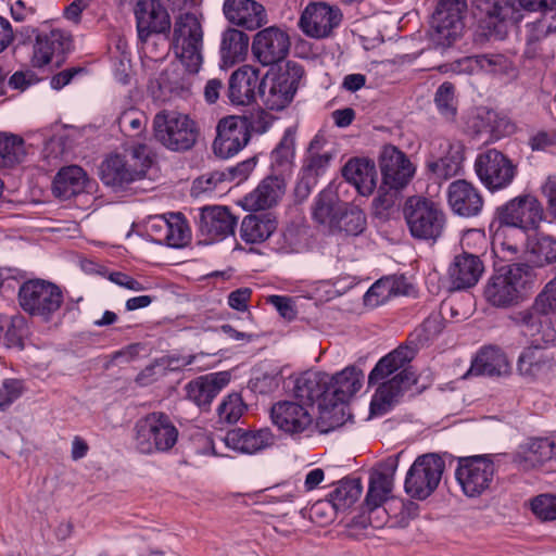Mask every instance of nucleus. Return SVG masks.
Wrapping results in <instances>:
<instances>
[{"label":"nucleus","mask_w":556,"mask_h":556,"mask_svg":"<svg viewBox=\"0 0 556 556\" xmlns=\"http://www.w3.org/2000/svg\"><path fill=\"white\" fill-rule=\"evenodd\" d=\"M510 364L506 354L498 348L481 349L471 362L467 376L504 377L510 374Z\"/></svg>","instance_id":"obj_32"},{"label":"nucleus","mask_w":556,"mask_h":556,"mask_svg":"<svg viewBox=\"0 0 556 556\" xmlns=\"http://www.w3.org/2000/svg\"><path fill=\"white\" fill-rule=\"evenodd\" d=\"M540 315L542 314L534 309L533 303L530 308L517 312L513 316V320L525 330L526 334L534 336L541 327Z\"/></svg>","instance_id":"obj_58"},{"label":"nucleus","mask_w":556,"mask_h":556,"mask_svg":"<svg viewBox=\"0 0 556 556\" xmlns=\"http://www.w3.org/2000/svg\"><path fill=\"white\" fill-rule=\"evenodd\" d=\"M468 4L466 0H440L432 14L429 30L430 42L441 49L451 47L462 35L464 17Z\"/></svg>","instance_id":"obj_9"},{"label":"nucleus","mask_w":556,"mask_h":556,"mask_svg":"<svg viewBox=\"0 0 556 556\" xmlns=\"http://www.w3.org/2000/svg\"><path fill=\"white\" fill-rule=\"evenodd\" d=\"M545 217L544 207L532 194L518 195L496 208L501 225L523 230H535Z\"/></svg>","instance_id":"obj_15"},{"label":"nucleus","mask_w":556,"mask_h":556,"mask_svg":"<svg viewBox=\"0 0 556 556\" xmlns=\"http://www.w3.org/2000/svg\"><path fill=\"white\" fill-rule=\"evenodd\" d=\"M290 47L288 33L279 27L269 26L254 36L252 53L263 66H270L283 61L289 54Z\"/></svg>","instance_id":"obj_17"},{"label":"nucleus","mask_w":556,"mask_h":556,"mask_svg":"<svg viewBox=\"0 0 556 556\" xmlns=\"http://www.w3.org/2000/svg\"><path fill=\"white\" fill-rule=\"evenodd\" d=\"M229 381L230 374L228 371L201 376L186 386L187 397L202 410H207L213 400Z\"/></svg>","instance_id":"obj_29"},{"label":"nucleus","mask_w":556,"mask_h":556,"mask_svg":"<svg viewBox=\"0 0 556 556\" xmlns=\"http://www.w3.org/2000/svg\"><path fill=\"white\" fill-rule=\"evenodd\" d=\"M434 104L439 113L447 121H454L457 114L455 87L450 81H444L435 91Z\"/></svg>","instance_id":"obj_51"},{"label":"nucleus","mask_w":556,"mask_h":556,"mask_svg":"<svg viewBox=\"0 0 556 556\" xmlns=\"http://www.w3.org/2000/svg\"><path fill=\"white\" fill-rule=\"evenodd\" d=\"M275 244L280 253H299L306 248L307 231L300 225L290 224L280 232Z\"/></svg>","instance_id":"obj_46"},{"label":"nucleus","mask_w":556,"mask_h":556,"mask_svg":"<svg viewBox=\"0 0 556 556\" xmlns=\"http://www.w3.org/2000/svg\"><path fill=\"white\" fill-rule=\"evenodd\" d=\"M26 155L22 137L0 131V168L12 167Z\"/></svg>","instance_id":"obj_45"},{"label":"nucleus","mask_w":556,"mask_h":556,"mask_svg":"<svg viewBox=\"0 0 556 556\" xmlns=\"http://www.w3.org/2000/svg\"><path fill=\"white\" fill-rule=\"evenodd\" d=\"M397 466L399 455L391 456L381 462L371 472L365 498V505L369 511L379 508L389 498Z\"/></svg>","instance_id":"obj_24"},{"label":"nucleus","mask_w":556,"mask_h":556,"mask_svg":"<svg viewBox=\"0 0 556 556\" xmlns=\"http://www.w3.org/2000/svg\"><path fill=\"white\" fill-rule=\"evenodd\" d=\"M24 390L23 381L20 379H4L2 381V391L0 393V410L7 409L15 400H17Z\"/></svg>","instance_id":"obj_61"},{"label":"nucleus","mask_w":556,"mask_h":556,"mask_svg":"<svg viewBox=\"0 0 556 556\" xmlns=\"http://www.w3.org/2000/svg\"><path fill=\"white\" fill-rule=\"evenodd\" d=\"M249 36L239 29L227 28L222 35L220 56L225 64L233 65L248 54Z\"/></svg>","instance_id":"obj_41"},{"label":"nucleus","mask_w":556,"mask_h":556,"mask_svg":"<svg viewBox=\"0 0 556 556\" xmlns=\"http://www.w3.org/2000/svg\"><path fill=\"white\" fill-rule=\"evenodd\" d=\"M413 357L414 351L401 345L377 362L368 376L369 386L379 384L370 404L372 410L376 405L390 406L399 402L417 382L409 366Z\"/></svg>","instance_id":"obj_1"},{"label":"nucleus","mask_w":556,"mask_h":556,"mask_svg":"<svg viewBox=\"0 0 556 556\" xmlns=\"http://www.w3.org/2000/svg\"><path fill=\"white\" fill-rule=\"evenodd\" d=\"M536 281L534 267L527 263L495 265L483 294L491 305L505 308L523 301Z\"/></svg>","instance_id":"obj_2"},{"label":"nucleus","mask_w":556,"mask_h":556,"mask_svg":"<svg viewBox=\"0 0 556 556\" xmlns=\"http://www.w3.org/2000/svg\"><path fill=\"white\" fill-rule=\"evenodd\" d=\"M167 237V247L170 248H184L190 242L191 231L181 213L168 215Z\"/></svg>","instance_id":"obj_49"},{"label":"nucleus","mask_w":556,"mask_h":556,"mask_svg":"<svg viewBox=\"0 0 556 556\" xmlns=\"http://www.w3.org/2000/svg\"><path fill=\"white\" fill-rule=\"evenodd\" d=\"M366 227L367 218L364 211L355 204L345 203L330 231L358 236L364 232Z\"/></svg>","instance_id":"obj_42"},{"label":"nucleus","mask_w":556,"mask_h":556,"mask_svg":"<svg viewBox=\"0 0 556 556\" xmlns=\"http://www.w3.org/2000/svg\"><path fill=\"white\" fill-rule=\"evenodd\" d=\"M475 173L491 192L507 188L517 175V166L496 149L480 152L475 161Z\"/></svg>","instance_id":"obj_14"},{"label":"nucleus","mask_w":556,"mask_h":556,"mask_svg":"<svg viewBox=\"0 0 556 556\" xmlns=\"http://www.w3.org/2000/svg\"><path fill=\"white\" fill-rule=\"evenodd\" d=\"M342 176L362 195H370L377 185L375 163L368 159H351L342 168Z\"/></svg>","instance_id":"obj_34"},{"label":"nucleus","mask_w":556,"mask_h":556,"mask_svg":"<svg viewBox=\"0 0 556 556\" xmlns=\"http://www.w3.org/2000/svg\"><path fill=\"white\" fill-rule=\"evenodd\" d=\"M260 70L244 65L235 71L228 81L227 96L235 105H249L260 98Z\"/></svg>","instance_id":"obj_25"},{"label":"nucleus","mask_w":556,"mask_h":556,"mask_svg":"<svg viewBox=\"0 0 556 556\" xmlns=\"http://www.w3.org/2000/svg\"><path fill=\"white\" fill-rule=\"evenodd\" d=\"M330 406L337 416H342L344 422V406L362 387L363 371L355 366H348L342 371L330 376Z\"/></svg>","instance_id":"obj_26"},{"label":"nucleus","mask_w":556,"mask_h":556,"mask_svg":"<svg viewBox=\"0 0 556 556\" xmlns=\"http://www.w3.org/2000/svg\"><path fill=\"white\" fill-rule=\"evenodd\" d=\"M277 219L270 212L247 215L240 226V237L245 243H261L277 228Z\"/></svg>","instance_id":"obj_39"},{"label":"nucleus","mask_w":556,"mask_h":556,"mask_svg":"<svg viewBox=\"0 0 556 556\" xmlns=\"http://www.w3.org/2000/svg\"><path fill=\"white\" fill-rule=\"evenodd\" d=\"M554 367L552 353L540 345H530L521 352L517 362L519 374L529 379L545 377Z\"/></svg>","instance_id":"obj_33"},{"label":"nucleus","mask_w":556,"mask_h":556,"mask_svg":"<svg viewBox=\"0 0 556 556\" xmlns=\"http://www.w3.org/2000/svg\"><path fill=\"white\" fill-rule=\"evenodd\" d=\"M135 445L142 454L170 451L178 440V429L163 412H152L139 418L134 427Z\"/></svg>","instance_id":"obj_7"},{"label":"nucleus","mask_w":556,"mask_h":556,"mask_svg":"<svg viewBox=\"0 0 556 556\" xmlns=\"http://www.w3.org/2000/svg\"><path fill=\"white\" fill-rule=\"evenodd\" d=\"M155 139L176 152L190 150L197 142V124L187 114L175 111L159 112L153 119Z\"/></svg>","instance_id":"obj_8"},{"label":"nucleus","mask_w":556,"mask_h":556,"mask_svg":"<svg viewBox=\"0 0 556 556\" xmlns=\"http://www.w3.org/2000/svg\"><path fill=\"white\" fill-rule=\"evenodd\" d=\"M33 34L35 40L31 63L35 67H43L51 63L53 59H56V62L60 63L63 55L71 50L72 37L60 28L42 25L33 29Z\"/></svg>","instance_id":"obj_16"},{"label":"nucleus","mask_w":556,"mask_h":556,"mask_svg":"<svg viewBox=\"0 0 556 556\" xmlns=\"http://www.w3.org/2000/svg\"><path fill=\"white\" fill-rule=\"evenodd\" d=\"M225 17L232 24L254 30L266 22L264 7L254 0H225Z\"/></svg>","instance_id":"obj_31"},{"label":"nucleus","mask_w":556,"mask_h":556,"mask_svg":"<svg viewBox=\"0 0 556 556\" xmlns=\"http://www.w3.org/2000/svg\"><path fill=\"white\" fill-rule=\"evenodd\" d=\"M494 455H473L458 459L455 478L468 497H478L486 492L494 479Z\"/></svg>","instance_id":"obj_12"},{"label":"nucleus","mask_w":556,"mask_h":556,"mask_svg":"<svg viewBox=\"0 0 556 556\" xmlns=\"http://www.w3.org/2000/svg\"><path fill=\"white\" fill-rule=\"evenodd\" d=\"M217 136L213 142L214 153L229 159L241 151L250 141L244 121L240 116H227L217 124Z\"/></svg>","instance_id":"obj_21"},{"label":"nucleus","mask_w":556,"mask_h":556,"mask_svg":"<svg viewBox=\"0 0 556 556\" xmlns=\"http://www.w3.org/2000/svg\"><path fill=\"white\" fill-rule=\"evenodd\" d=\"M270 418L279 430L293 438L305 432L313 424L307 406L287 400L271 406Z\"/></svg>","instance_id":"obj_20"},{"label":"nucleus","mask_w":556,"mask_h":556,"mask_svg":"<svg viewBox=\"0 0 556 556\" xmlns=\"http://www.w3.org/2000/svg\"><path fill=\"white\" fill-rule=\"evenodd\" d=\"M442 73L472 75L480 71L477 55L464 56L439 67Z\"/></svg>","instance_id":"obj_60"},{"label":"nucleus","mask_w":556,"mask_h":556,"mask_svg":"<svg viewBox=\"0 0 556 556\" xmlns=\"http://www.w3.org/2000/svg\"><path fill=\"white\" fill-rule=\"evenodd\" d=\"M534 309L542 315L556 314V277L536 295Z\"/></svg>","instance_id":"obj_56"},{"label":"nucleus","mask_w":556,"mask_h":556,"mask_svg":"<svg viewBox=\"0 0 556 556\" xmlns=\"http://www.w3.org/2000/svg\"><path fill=\"white\" fill-rule=\"evenodd\" d=\"M447 204L451 211L465 218L477 217L484 205L480 190L470 181L457 179L447 187Z\"/></svg>","instance_id":"obj_22"},{"label":"nucleus","mask_w":556,"mask_h":556,"mask_svg":"<svg viewBox=\"0 0 556 556\" xmlns=\"http://www.w3.org/2000/svg\"><path fill=\"white\" fill-rule=\"evenodd\" d=\"M303 74V67L295 62H288L277 73H267L258 91L263 103L271 111L285 109L296 93Z\"/></svg>","instance_id":"obj_10"},{"label":"nucleus","mask_w":556,"mask_h":556,"mask_svg":"<svg viewBox=\"0 0 556 556\" xmlns=\"http://www.w3.org/2000/svg\"><path fill=\"white\" fill-rule=\"evenodd\" d=\"M403 214L408 230L415 239L437 241L446 227V215L440 204L425 198L410 197L406 200Z\"/></svg>","instance_id":"obj_6"},{"label":"nucleus","mask_w":556,"mask_h":556,"mask_svg":"<svg viewBox=\"0 0 556 556\" xmlns=\"http://www.w3.org/2000/svg\"><path fill=\"white\" fill-rule=\"evenodd\" d=\"M475 15L481 20H489V25L503 22L509 12L507 5H502L498 0H472Z\"/></svg>","instance_id":"obj_52"},{"label":"nucleus","mask_w":556,"mask_h":556,"mask_svg":"<svg viewBox=\"0 0 556 556\" xmlns=\"http://www.w3.org/2000/svg\"><path fill=\"white\" fill-rule=\"evenodd\" d=\"M521 454L526 463L535 467L551 460L556 456V434L534 438L521 447Z\"/></svg>","instance_id":"obj_43"},{"label":"nucleus","mask_w":556,"mask_h":556,"mask_svg":"<svg viewBox=\"0 0 556 556\" xmlns=\"http://www.w3.org/2000/svg\"><path fill=\"white\" fill-rule=\"evenodd\" d=\"M247 405L239 393H230L223 399L217 407L218 422L220 425H233L239 421Z\"/></svg>","instance_id":"obj_48"},{"label":"nucleus","mask_w":556,"mask_h":556,"mask_svg":"<svg viewBox=\"0 0 556 556\" xmlns=\"http://www.w3.org/2000/svg\"><path fill=\"white\" fill-rule=\"evenodd\" d=\"M330 375L321 371H305L299 376L293 386V395L305 406L317 403L318 417L316 427L327 433L342 426V416H337L330 406Z\"/></svg>","instance_id":"obj_3"},{"label":"nucleus","mask_w":556,"mask_h":556,"mask_svg":"<svg viewBox=\"0 0 556 556\" xmlns=\"http://www.w3.org/2000/svg\"><path fill=\"white\" fill-rule=\"evenodd\" d=\"M345 203L331 187H327L318 193L312 204V218L330 230Z\"/></svg>","instance_id":"obj_40"},{"label":"nucleus","mask_w":556,"mask_h":556,"mask_svg":"<svg viewBox=\"0 0 556 556\" xmlns=\"http://www.w3.org/2000/svg\"><path fill=\"white\" fill-rule=\"evenodd\" d=\"M170 45L182 65L190 72H199L203 60V28L195 12L178 13L174 21Z\"/></svg>","instance_id":"obj_5"},{"label":"nucleus","mask_w":556,"mask_h":556,"mask_svg":"<svg viewBox=\"0 0 556 556\" xmlns=\"http://www.w3.org/2000/svg\"><path fill=\"white\" fill-rule=\"evenodd\" d=\"M197 72H190L185 65L170 64L157 78V85L164 96L169 98H187L191 93L192 76Z\"/></svg>","instance_id":"obj_36"},{"label":"nucleus","mask_w":556,"mask_h":556,"mask_svg":"<svg viewBox=\"0 0 556 556\" xmlns=\"http://www.w3.org/2000/svg\"><path fill=\"white\" fill-rule=\"evenodd\" d=\"M388 281L386 278L377 280L365 293L364 301L366 305L376 307L387 302L391 296Z\"/></svg>","instance_id":"obj_62"},{"label":"nucleus","mask_w":556,"mask_h":556,"mask_svg":"<svg viewBox=\"0 0 556 556\" xmlns=\"http://www.w3.org/2000/svg\"><path fill=\"white\" fill-rule=\"evenodd\" d=\"M342 12L338 7L326 2H311L302 12L300 27L312 38L328 37L342 21Z\"/></svg>","instance_id":"obj_18"},{"label":"nucleus","mask_w":556,"mask_h":556,"mask_svg":"<svg viewBox=\"0 0 556 556\" xmlns=\"http://www.w3.org/2000/svg\"><path fill=\"white\" fill-rule=\"evenodd\" d=\"M8 324L2 345L8 349H16L17 351L24 350L25 340L29 336L26 318L22 315L9 316Z\"/></svg>","instance_id":"obj_47"},{"label":"nucleus","mask_w":556,"mask_h":556,"mask_svg":"<svg viewBox=\"0 0 556 556\" xmlns=\"http://www.w3.org/2000/svg\"><path fill=\"white\" fill-rule=\"evenodd\" d=\"M88 184L85 170L80 166L71 165L58 172L53 179L52 191L56 198L68 200L85 192Z\"/></svg>","instance_id":"obj_38"},{"label":"nucleus","mask_w":556,"mask_h":556,"mask_svg":"<svg viewBox=\"0 0 556 556\" xmlns=\"http://www.w3.org/2000/svg\"><path fill=\"white\" fill-rule=\"evenodd\" d=\"M294 135L288 129L281 138L278 146L271 152L273 163L283 166L288 164L294 155Z\"/></svg>","instance_id":"obj_57"},{"label":"nucleus","mask_w":556,"mask_h":556,"mask_svg":"<svg viewBox=\"0 0 556 556\" xmlns=\"http://www.w3.org/2000/svg\"><path fill=\"white\" fill-rule=\"evenodd\" d=\"M362 491L361 479L345 478L338 482L334 490L329 493V497L339 511H344L359 498Z\"/></svg>","instance_id":"obj_44"},{"label":"nucleus","mask_w":556,"mask_h":556,"mask_svg":"<svg viewBox=\"0 0 556 556\" xmlns=\"http://www.w3.org/2000/svg\"><path fill=\"white\" fill-rule=\"evenodd\" d=\"M148 117L135 108H129L117 117V125L122 132L129 137L140 136L147 127Z\"/></svg>","instance_id":"obj_50"},{"label":"nucleus","mask_w":556,"mask_h":556,"mask_svg":"<svg viewBox=\"0 0 556 556\" xmlns=\"http://www.w3.org/2000/svg\"><path fill=\"white\" fill-rule=\"evenodd\" d=\"M18 302L25 312L48 321L60 309L63 303V293L52 282L31 279L20 286Z\"/></svg>","instance_id":"obj_11"},{"label":"nucleus","mask_w":556,"mask_h":556,"mask_svg":"<svg viewBox=\"0 0 556 556\" xmlns=\"http://www.w3.org/2000/svg\"><path fill=\"white\" fill-rule=\"evenodd\" d=\"M286 191L283 178L268 176L264 178L257 188L244 198L245 205L250 210L264 211L276 205Z\"/></svg>","instance_id":"obj_37"},{"label":"nucleus","mask_w":556,"mask_h":556,"mask_svg":"<svg viewBox=\"0 0 556 556\" xmlns=\"http://www.w3.org/2000/svg\"><path fill=\"white\" fill-rule=\"evenodd\" d=\"M311 517L317 522L328 523L336 518L338 508L333 505L331 498L319 500L311 507Z\"/></svg>","instance_id":"obj_63"},{"label":"nucleus","mask_w":556,"mask_h":556,"mask_svg":"<svg viewBox=\"0 0 556 556\" xmlns=\"http://www.w3.org/2000/svg\"><path fill=\"white\" fill-rule=\"evenodd\" d=\"M237 218L225 206L203 207L199 215V230L210 240H222L235 233Z\"/></svg>","instance_id":"obj_28"},{"label":"nucleus","mask_w":556,"mask_h":556,"mask_svg":"<svg viewBox=\"0 0 556 556\" xmlns=\"http://www.w3.org/2000/svg\"><path fill=\"white\" fill-rule=\"evenodd\" d=\"M446 153L438 159L429 160L426 168L435 179L447 180L458 175L465 160V146L462 141H446Z\"/></svg>","instance_id":"obj_35"},{"label":"nucleus","mask_w":556,"mask_h":556,"mask_svg":"<svg viewBox=\"0 0 556 556\" xmlns=\"http://www.w3.org/2000/svg\"><path fill=\"white\" fill-rule=\"evenodd\" d=\"M479 68L494 74L507 73L510 70V61L503 54H478Z\"/></svg>","instance_id":"obj_59"},{"label":"nucleus","mask_w":556,"mask_h":556,"mask_svg":"<svg viewBox=\"0 0 556 556\" xmlns=\"http://www.w3.org/2000/svg\"><path fill=\"white\" fill-rule=\"evenodd\" d=\"M531 510L542 521L556 520V495L540 494L531 501Z\"/></svg>","instance_id":"obj_55"},{"label":"nucleus","mask_w":556,"mask_h":556,"mask_svg":"<svg viewBox=\"0 0 556 556\" xmlns=\"http://www.w3.org/2000/svg\"><path fill=\"white\" fill-rule=\"evenodd\" d=\"M530 252L540 266L556 263V238L546 235L539 236L531 243Z\"/></svg>","instance_id":"obj_53"},{"label":"nucleus","mask_w":556,"mask_h":556,"mask_svg":"<svg viewBox=\"0 0 556 556\" xmlns=\"http://www.w3.org/2000/svg\"><path fill=\"white\" fill-rule=\"evenodd\" d=\"M379 165L382 175V189H403L412 180L415 166L404 152L394 146L383 147Z\"/></svg>","instance_id":"obj_19"},{"label":"nucleus","mask_w":556,"mask_h":556,"mask_svg":"<svg viewBox=\"0 0 556 556\" xmlns=\"http://www.w3.org/2000/svg\"><path fill=\"white\" fill-rule=\"evenodd\" d=\"M483 271L484 265L479 256L466 252L456 255L447 271L451 289L465 290L476 286Z\"/></svg>","instance_id":"obj_30"},{"label":"nucleus","mask_w":556,"mask_h":556,"mask_svg":"<svg viewBox=\"0 0 556 556\" xmlns=\"http://www.w3.org/2000/svg\"><path fill=\"white\" fill-rule=\"evenodd\" d=\"M138 38L144 42L152 34L170 30V17L166 9L156 0H140L135 8Z\"/></svg>","instance_id":"obj_23"},{"label":"nucleus","mask_w":556,"mask_h":556,"mask_svg":"<svg viewBox=\"0 0 556 556\" xmlns=\"http://www.w3.org/2000/svg\"><path fill=\"white\" fill-rule=\"evenodd\" d=\"M152 165L151 150L143 143L132 146L127 153L112 154L100 166L102 182L112 188H123L142 179Z\"/></svg>","instance_id":"obj_4"},{"label":"nucleus","mask_w":556,"mask_h":556,"mask_svg":"<svg viewBox=\"0 0 556 556\" xmlns=\"http://www.w3.org/2000/svg\"><path fill=\"white\" fill-rule=\"evenodd\" d=\"M333 154L330 152L307 154L301 173L318 182L319 177L328 169Z\"/></svg>","instance_id":"obj_54"},{"label":"nucleus","mask_w":556,"mask_h":556,"mask_svg":"<svg viewBox=\"0 0 556 556\" xmlns=\"http://www.w3.org/2000/svg\"><path fill=\"white\" fill-rule=\"evenodd\" d=\"M223 441L227 447L251 455L273 446L276 442V437L269 428L257 430L236 428L227 431Z\"/></svg>","instance_id":"obj_27"},{"label":"nucleus","mask_w":556,"mask_h":556,"mask_svg":"<svg viewBox=\"0 0 556 556\" xmlns=\"http://www.w3.org/2000/svg\"><path fill=\"white\" fill-rule=\"evenodd\" d=\"M241 119L244 121L249 138L251 137L252 132L258 135L266 132L270 128L273 123L271 115L264 111L251 114L249 117L243 116L241 117Z\"/></svg>","instance_id":"obj_64"},{"label":"nucleus","mask_w":556,"mask_h":556,"mask_svg":"<svg viewBox=\"0 0 556 556\" xmlns=\"http://www.w3.org/2000/svg\"><path fill=\"white\" fill-rule=\"evenodd\" d=\"M445 463L437 454H425L416 458L407 471L404 489L413 498L426 500L439 486Z\"/></svg>","instance_id":"obj_13"}]
</instances>
